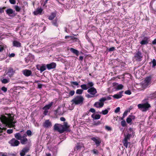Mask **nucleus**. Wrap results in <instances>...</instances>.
<instances>
[{
    "instance_id": "54",
    "label": "nucleus",
    "mask_w": 156,
    "mask_h": 156,
    "mask_svg": "<svg viewBox=\"0 0 156 156\" xmlns=\"http://www.w3.org/2000/svg\"><path fill=\"white\" fill-rule=\"evenodd\" d=\"M9 2L12 4H15L16 2L15 0H9Z\"/></svg>"
},
{
    "instance_id": "7",
    "label": "nucleus",
    "mask_w": 156,
    "mask_h": 156,
    "mask_svg": "<svg viewBox=\"0 0 156 156\" xmlns=\"http://www.w3.org/2000/svg\"><path fill=\"white\" fill-rule=\"evenodd\" d=\"M152 77L151 76L146 77L144 81L143 86L146 88L151 83Z\"/></svg>"
},
{
    "instance_id": "27",
    "label": "nucleus",
    "mask_w": 156,
    "mask_h": 156,
    "mask_svg": "<svg viewBox=\"0 0 156 156\" xmlns=\"http://www.w3.org/2000/svg\"><path fill=\"white\" fill-rule=\"evenodd\" d=\"M15 138L18 140H20L22 138L21 134L20 133H17L14 134Z\"/></svg>"
},
{
    "instance_id": "29",
    "label": "nucleus",
    "mask_w": 156,
    "mask_h": 156,
    "mask_svg": "<svg viewBox=\"0 0 156 156\" xmlns=\"http://www.w3.org/2000/svg\"><path fill=\"white\" fill-rule=\"evenodd\" d=\"M6 12L7 14L9 15L10 14L13 13V12H15V11H13L11 9H7Z\"/></svg>"
},
{
    "instance_id": "50",
    "label": "nucleus",
    "mask_w": 156,
    "mask_h": 156,
    "mask_svg": "<svg viewBox=\"0 0 156 156\" xmlns=\"http://www.w3.org/2000/svg\"><path fill=\"white\" fill-rule=\"evenodd\" d=\"M152 63L153 64L152 66L153 67H155L156 66V61L154 59H153Z\"/></svg>"
},
{
    "instance_id": "42",
    "label": "nucleus",
    "mask_w": 156,
    "mask_h": 156,
    "mask_svg": "<svg viewBox=\"0 0 156 156\" xmlns=\"http://www.w3.org/2000/svg\"><path fill=\"white\" fill-rule=\"evenodd\" d=\"M90 112L94 113L95 112V110L94 108H91L87 112L89 113Z\"/></svg>"
},
{
    "instance_id": "43",
    "label": "nucleus",
    "mask_w": 156,
    "mask_h": 156,
    "mask_svg": "<svg viewBox=\"0 0 156 156\" xmlns=\"http://www.w3.org/2000/svg\"><path fill=\"white\" fill-rule=\"evenodd\" d=\"M107 50H108L109 51H114L115 50V48L114 47H112L110 48L109 49L108 48L107 49Z\"/></svg>"
},
{
    "instance_id": "53",
    "label": "nucleus",
    "mask_w": 156,
    "mask_h": 156,
    "mask_svg": "<svg viewBox=\"0 0 156 156\" xmlns=\"http://www.w3.org/2000/svg\"><path fill=\"white\" fill-rule=\"evenodd\" d=\"M13 132V130L12 129H9L7 131V133L9 134L12 133Z\"/></svg>"
},
{
    "instance_id": "44",
    "label": "nucleus",
    "mask_w": 156,
    "mask_h": 156,
    "mask_svg": "<svg viewBox=\"0 0 156 156\" xmlns=\"http://www.w3.org/2000/svg\"><path fill=\"white\" fill-rule=\"evenodd\" d=\"M126 121L128 123H130L132 121L131 119L129 116L126 119Z\"/></svg>"
},
{
    "instance_id": "8",
    "label": "nucleus",
    "mask_w": 156,
    "mask_h": 156,
    "mask_svg": "<svg viewBox=\"0 0 156 156\" xmlns=\"http://www.w3.org/2000/svg\"><path fill=\"white\" fill-rule=\"evenodd\" d=\"M131 135L130 134H127L125 137L124 139L123 140L122 142L124 146L126 148H127L128 144H130V143L128 142V140H129Z\"/></svg>"
},
{
    "instance_id": "30",
    "label": "nucleus",
    "mask_w": 156,
    "mask_h": 156,
    "mask_svg": "<svg viewBox=\"0 0 156 156\" xmlns=\"http://www.w3.org/2000/svg\"><path fill=\"white\" fill-rule=\"evenodd\" d=\"M57 21L58 19L56 18L55 20H53L52 22V24L55 26L57 27L58 26V24L57 23Z\"/></svg>"
},
{
    "instance_id": "16",
    "label": "nucleus",
    "mask_w": 156,
    "mask_h": 156,
    "mask_svg": "<svg viewBox=\"0 0 156 156\" xmlns=\"http://www.w3.org/2000/svg\"><path fill=\"white\" fill-rule=\"evenodd\" d=\"M13 46L16 47V48H20L21 46V44L19 41L14 40L12 42Z\"/></svg>"
},
{
    "instance_id": "4",
    "label": "nucleus",
    "mask_w": 156,
    "mask_h": 156,
    "mask_svg": "<svg viewBox=\"0 0 156 156\" xmlns=\"http://www.w3.org/2000/svg\"><path fill=\"white\" fill-rule=\"evenodd\" d=\"M83 98L81 96H76L72 100L73 104L75 105H79L83 103Z\"/></svg>"
},
{
    "instance_id": "51",
    "label": "nucleus",
    "mask_w": 156,
    "mask_h": 156,
    "mask_svg": "<svg viewBox=\"0 0 156 156\" xmlns=\"http://www.w3.org/2000/svg\"><path fill=\"white\" fill-rule=\"evenodd\" d=\"M75 94V91L73 90H71L69 93V94L71 96H73Z\"/></svg>"
},
{
    "instance_id": "26",
    "label": "nucleus",
    "mask_w": 156,
    "mask_h": 156,
    "mask_svg": "<svg viewBox=\"0 0 156 156\" xmlns=\"http://www.w3.org/2000/svg\"><path fill=\"white\" fill-rule=\"evenodd\" d=\"M71 37V40L72 41V42L73 43H79L80 42V40L78 38L76 37L73 36V37Z\"/></svg>"
},
{
    "instance_id": "39",
    "label": "nucleus",
    "mask_w": 156,
    "mask_h": 156,
    "mask_svg": "<svg viewBox=\"0 0 156 156\" xmlns=\"http://www.w3.org/2000/svg\"><path fill=\"white\" fill-rule=\"evenodd\" d=\"M82 146L79 144H78L75 147V149L78 150L79 149H80Z\"/></svg>"
},
{
    "instance_id": "5",
    "label": "nucleus",
    "mask_w": 156,
    "mask_h": 156,
    "mask_svg": "<svg viewBox=\"0 0 156 156\" xmlns=\"http://www.w3.org/2000/svg\"><path fill=\"white\" fill-rule=\"evenodd\" d=\"M143 57V55L142 53L140 51V50L138 49L134 53V56L133 58V60L140 62L142 60Z\"/></svg>"
},
{
    "instance_id": "19",
    "label": "nucleus",
    "mask_w": 156,
    "mask_h": 156,
    "mask_svg": "<svg viewBox=\"0 0 156 156\" xmlns=\"http://www.w3.org/2000/svg\"><path fill=\"white\" fill-rule=\"evenodd\" d=\"M104 103L103 102H96L95 103L94 105L97 108H101L103 107Z\"/></svg>"
},
{
    "instance_id": "21",
    "label": "nucleus",
    "mask_w": 156,
    "mask_h": 156,
    "mask_svg": "<svg viewBox=\"0 0 156 156\" xmlns=\"http://www.w3.org/2000/svg\"><path fill=\"white\" fill-rule=\"evenodd\" d=\"M53 102L51 101L48 105H45L43 108V109L48 110L49 109L53 104Z\"/></svg>"
},
{
    "instance_id": "63",
    "label": "nucleus",
    "mask_w": 156,
    "mask_h": 156,
    "mask_svg": "<svg viewBox=\"0 0 156 156\" xmlns=\"http://www.w3.org/2000/svg\"><path fill=\"white\" fill-rule=\"evenodd\" d=\"M60 120L61 121L65 122L66 121V119L65 118L63 117H61L60 118Z\"/></svg>"
},
{
    "instance_id": "61",
    "label": "nucleus",
    "mask_w": 156,
    "mask_h": 156,
    "mask_svg": "<svg viewBox=\"0 0 156 156\" xmlns=\"http://www.w3.org/2000/svg\"><path fill=\"white\" fill-rule=\"evenodd\" d=\"M127 113H128V111H125L124 112V113H123V115L125 117L127 115Z\"/></svg>"
},
{
    "instance_id": "11",
    "label": "nucleus",
    "mask_w": 156,
    "mask_h": 156,
    "mask_svg": "<svg viewBox=\"0 0 156 156\" xmlns=\"http://www.w3.org/2000/svg\"><path fill=\"white\" fill-rule=\"evenodd\" d=\"M43 126L44 128H49L52 126V123L49 119L46 120L43 123Z\"/></svg>"
},
{
    "instance_id": "23",
    "label": "nucleus",
    "mask_w": 156,
    "mask_h": 156,
    "mask_svg": "<svg viewBox=\"0 0 156 156\" xmlns=\"http://www.w3.org/2000/svg\"><path fill=\"white\" fill-rule=\"evenodd\" d=\"M20 140L21 144H25L28 141V140L26 137H22Z\"/></svg>"
},
{
    "instance_id": "37",
    "label": "nucleus",
    "mask_w": 156,
    "mask_h": 156,
    "mask_svg": "<svg viewBox=\"0 0 156 156\" xmlns=\"http://www.w3.org/2000/svg\"><path fill=\"white\" fill-rule=\"evenodd\" d=\"M94 154L98 155L99 152L97 149H93L91 151Z\"/></svg>"
},
{
    "instance_id": "58",
    "label": "nucleus",
    "mask_w": 156,
    "mask_h": 156,
    "mask_svg": "<svg viewBox=\"0 0 156 156\" xmlns=\"http://www.w3.org/2000/svg\"><path fill=\"white\" fill-rule=\"evenodd\" d=\"M43 84L41 83H38V87L39 89L42 88Z\"/></svg>"
},
{
    "instance_id": "2",
    "label": "nucleus",
    "mask_w": 156,
    "mask_h": 156,
    "mask_svg": "<svg viewBox=\"0 0 156 156\" xmlns=\"http://www.w3.org/2000/svg\"><path fill=\"white\" fill-rule=\"evenodd\" d=\"M63 125L60 124H55L54 126V129L60 133H62L65 131H68V128L69 126L68 125L66 122H64Z\"/></svg>"
},
{
    "instance_id": "13",
    "label": "nucleus",
    "mask_w": 156,
    "mask_h": 156,
    "mask_svg": "<svg viewBox=\"0 0 156 156\" xmlns=\"http://www.w3.org/2000/svg\"><path fill=\"white\" fill-rule=\"evenodd\" d=\"M43 9L41 8H38L33 13L35 15H41L43 14Z\"/></svg>"
},
{
    "instance_id": "49",
    "label": "nucleus",
    "mask_w": 156,
    "mask_h": 156,
    "mask_svg": "<svg viewBox=\"0 0 156 156\" xmlns=\"http://www.w3.org/2000/svg\"><path fill=\"white\" fill-rule=\"evenodd\" d=\"M105 129L106 130H107L108 131H110L112 130V128L111 127H110V126H105Z\"/></svg>"
},
{
    "instance_id": "9",
    "label": "nucleus",
    "mask_w": 156,
    "mask_h": 156,
    "mask_svg": "<svg viewBox=\"0 0 156 156\" xmlns=\"http://www.w3.org/2000/svg\"><path fill=\"white\" fill-rule=\"evenodd\" d=\"M9 143L11 146L12 147L17 146L20 144V142L15 138H12L9 141Z\"/></svg>"
},
{
    "instance_id": "59",
    "label": "nucleus",
    "mask_w": 156,
    "mask_h": 156,
    "mask_svg": "<svg viewBox=\"0 0 156 156\" xmlns=\"http://www.w3.org/2000/svg\"><path fill=\"white\" fill-rule=\"evenodd\" d=\"M129 116L130 118L132 120V119H135V116L134 115H129Z\"/></svg>"
},
{
    "instance_id": "24",
    "label": "nucleus",
    "mask_w": 156,
    "mask_h": 156,
    "mask_svg": "<svg viewBox=\"0 0 156 156\" xmlns=\"http://www.w3.org/2000/svg\"><path fill=\"white\" fill-rule=\"evenodd\" d=\"M80 87L83 90H87L89 88V87L88 86V83L87 84H83L81 85L80 86Z\"/></svg>"
},
{
    "instance_id": "46",
    "label": "nucleus",
    "mask_w": 156,
    "mask_h": 156,
    "mask_svg": "<svg viewBox=\"0 0 156 156\" xmlns=\"http://www.w3.org/2000/svg\"><path fill=\"white\" fill-rule=\"evenodd\" d=\"M125 94H126L129 95L131 94V92L130 90H129L126 91L125 92Z\"/></svg>"
},
{
    "instance_id": "28",
    "label": "nucleus",
    "mask_w": 156,
    "mask_h": 156,
    "mask_svg": "<svg viewBox=\"0 0 156 156\" xmlns=\"http://www.w3.org/2000/svg\"><path fill=\"white\" fill-rule=\"evenodd\" d=\"M56 14L55 12H52L51 15L49 16L48 19L50 20H52L56 16Z\"/></svg>"
},
{
    "instance_id": "17",
    "label": "nucleus",
    "mask_w": 156,
    "mask_h": 156,
    "mask_svg": "<svg viewBox=\"0 0 156 156\" xmlns=\"http://www.w3.org/2000/svg\"><path fill=\"white\" fill-rule=\"evenodd\" d=\"M123 92V91H122L119 92V93L115 94L113 96V97L116 99H119L122 97V94Z\"/></svg>"
},
{
    "instance_id": "31",
    "label": "nucleus",
    "mask_w": 156,
    "mask_h": 156,
    "mask_svg": "<svg viewBox=\"0 0 156 156\" xmlns=\"http://www.w3.org/2000/svg\"><path fill=\"white\" fill-rule=\"evenodd\" d=\"M109 110L110 108H108L107 109H105L104 110H103L101 112H100V113H102V114L104 115H105L108 114V110Z\"/></svg>"
},
{
    "instance_id": "1",
    "label": "nucleus",
    "mask_w": 156,
    "mask_h": 156,
    "mask_svg": "<svg viewBox=\"0 0 156 156\" xmlns=\"http://www.w3.org/2000/svg\"><path fill=\"white\" fill-rule=\"evenodd\" d=\"M5 115L7 117L5 116H2L1 119L2 122L10 127H14L15 126L14 124L16 122V121H13L15 115L13 113H6Z\"/></svg>"
},
{
    "instance_id": "41",
    "label": "nucleus",
    "mask_w": 156,
    "mask_h": 156,
    "mask_svg": "<svg viewBox=\"0 0 156 156\" xmlns=\"http://www.w3.org/2000/svg\"><path fill=\"white\" fill-rule=\"evenodd\" d=\"M15 9L17 12H19L20 10V8L18 5H15Z\"/></svg>"
},
{
    "instance_id": "64",
    "label": "nucleus",
    "mask_w": 156,
    "mask_h": 156,
    "mask_svg": "<svg viewBox=\"0 0 156 156\" xmlns=\"http://www.w3.org/2000/svg\"><path fill=\"white\" fill-rule=\"evenodd\" d=\"M152 44H156V39H154L152 42Z\"/></svg>"
},
{
    "instance_id": "6",
    "label": "nucleus",
    "mask_w": 156,
    "mask_h": 156,
    "mask_svg": "<svg viewBox=\"0 0 156 156\" xmlns=\"http://www.w3.org/2000/svg\"><path fill=\"white\" fill-rule=\"evenodd\" d=\"M137 106L138 108L140 109L143 112H146L151 107L150 105L148 103L142 104H139Z\"/></svg>"
},
{
    "instance_id": "40",
    "label": "nucleus",
    "mask_w": 156,
    "mask_h": 156,
    "mask_svg": "<svg viewBox=\"0 0 156 156\" xmlns=\"http://www.w3.org/2000/svg\"><path fill=\"white\" fill-rule=\"evenodd\" d=\"M73 36H66L65 37V38L66 39H69L68 40L69 41H71V37H73Z\"/></svg>"
},
{
    "instance_id": "32",
    "label": "nucleus",
    "mask_w": 156,
    "mask_h": 156,
    "mask_svg": "<svg viewBox=\"0 0 156 156\" xmlns=\"http://www.w3.org/2000/svg\"><path fill=\"white\" fill-rule=\"evenodd\" d=\"M30 57L31 58H34V56H33L32 55H29L28 57L27 58H25V62L26 63H28L29 60H30V59H29V58H30Z\"/></svg>"
},
{
    "instance_id": "25",
    "label": "nucleus",
    "mask_w": 156,
    "mask_h": 156,
    "mask_svg": "<svg viewBox=\"0 0 156 156\" xmlns=\"http://www.w3.org/2000/svg\"><path fill=\"white\" fill-rule=\"evenodd\" d=\"M91 116L94 119H100L101 117V115H100L96 114L94 115V114H92Z\"/></svg>"
},
{
    "instance_id": "62",
    "label": "nucleus",
    "mask_w": 156,
    "mask_h": 156,
    "mask_svg": "<svg viewBox=\"0 0 156 156\" xmlns=\"http://www.w3.org/2000/svg\"><path fill=\"white\" fill-rule=\"evenodd\" d=\"M20 154L21 156H24L25 154V153L22 151V150L20 152Z\"/></svg>"
},
{
    "instance_id": "55",
    "label": "nucleus",
    "mask_w": 156,
    "mask_h": 156,
    "mask_svg": "<svg viewBox=\"0 0 156 156\" xmlns=\"http://www.w3.org/2000/svg\"><path fill=\"white\" fill-rule=\"evenodd\" d=\"M120 110V108L119 107H118L116 108L115 111V113H117L119 112Z\"/></svg>"
},
{
    "instance_id": "47",
    "label": "nucleus",
    "mask_w": 156,
    "mask_h": 156,
    "mask_svg": "<svg viewBox=\"0 0 156 156\" xmlns=\"http://www.w3.org/2000/svg\"><path fill=\"white\" fill-rule=\"evenodd\" d=\"M1 90L3 91L4 92H6L7 90V88L5 87H3L1 88Z\"/></svg>"
},
{
    "instance_id": "3",
    "label": "nucleus",
    "mask_w": 156,
    "mask_h": 156,
    "mask_svg": "<svg viewBox=\"0 0 156 156\" xmlns=\"http://www.w3.org/2000/svg\"><path fill=\"white\" fill-rule=\"evenodd\" d=\"M94 85V83L92 82H88V86L89 87L87 90V92L90 94H87L86 95V96L88 98H93L95 96V94L97 93V92L95 88L93 87Z\"/></svg>"
},
{
    "instance_id": "20",
    "label": "nucleus",
    "mask_w": 156,
    "mask_h": 156,
    "mask_svg": "<svg viewBox=\"0 0 156 156\" xmlns=\"http://www.w3.org/2000/svg\"><path fill=\"white\" fill-rule=\"evenodd\" d=\"M70 51L73 54H75L76 56H78L79 55V51L73 48H69Z\"/></svg>"
},
{
    "instance_id": "45",
    "label": "nucleus",
    "mask_w": 156,
    "mask_h": 156,
    "mask_svg": "<svg viewBox=\"0 0 156 156\" xmlns=\"http://www.w3.org/2000/svg\"><path fill=\"white\" fill-rule=\"evenodd\" d=\"M28 136H30L32 135V132L31 130H27L26 132Z\"/></svg>"
},
{
    "instance_id": "10",
    "label": "nucleus",
    "mask_w": 156,
    "mask_h": 156,
    "mask_svg": "<svg viewBox=\"0 0 156 156\" xmlns=\"http://www.w3.org/2000/svg\"><path fill=\"white\" fill-rule=\"evenodd\" d=\"M90 139L95 143L97 147L100 146L101 142V138L98 137H92Z\"/></svg>"
},
{
    "instance_id": "48",
    "label": "nucleus",
    "mask_w": 156,
    "mask_h": 156,
    "mask_svg": "<svg viewBox=\"0 0 156 156\" xmlns=\"http://www.w3.org/2000/svg\"><path fill=\"white\" fill-rule=\"evenodd\" d=\"M106 100H107V99L105 98H101L99 100V101L100 102H104Z\"/></svg>"
},
{
    "instance_id": "18",
    "label": "nucleus",
    "mask_w": 156,
    "mask_h": 156,
    "mask_svg": "<svg viewBox=\"0 0 156 156\" xmlns=\"http://www.w3.org/2000/svg\"><path fill=\"white\" fill-rule=\"evenodd\" d=\"M23 74L26 76H29L31 75L32 72L30 70L28 69L24 70L23 71Z\"/></svg>"
},
{
    "instance_id": "15",
    "label": "nucleus",
    "mask_w": 156,
    "mask_h": 156,
    "mask_svg": "<svg viewBox=\"0 0 156 156\" xmlns=\"http://www.w3.org/2000/svg\"><path fill=\"white\" fill-rule=\"evenodd\" d=\"M56 66V64L54 62H51L50 64H47L46 65V67L47 69L49 70L55 68Z\"/></svg>"
},
{
    "instance_id": "12",
    "label": "nucleus",
    "mask_w": 156,
    "mask_h": 156,
    "mask_svg": "<svg viewBox=\"0 0 156 156\" xmlns=\"http://www.w3.org/2000/svg\"><path fill=\"white\" fill-rule=\"evenodd\" d=\"M150 38L147 37H144L143 40L140 42V44L142 45H147L149 41Z\"/></svg>"
},
{
    "instance_id": "56",
    "label": "nucleus",
    "mask_w": 156,
    "mask_h": 156,
    "mask_svg": "<svg viewBox=\"0 0 156 156\" xmlns=\"http://www.w3.org/2000/svg\"><path fill=\"white\" fill-rule=\"evenodd\" d=\"M71 83L76 86H77L79 84L78 83L76 82H72Z\"/></svg>"
},
{
    "instance_id": "33",
    "label": "nucleus",
    "mask_w": 156,
    "mask_h": 156,
    "mask_svg": "<svg viewBox=\"0 0 156 156\" xmlns=\"http://www.w3.org/2000/svg\"><path fill=\"white\" fill-rule=\"evenodd\" d=\"M9 81V79H7L6 78L3 79V80H1V82L2 83L4 84H6L8 83Z\"/></svg>"
},
{
    "instance_id": "35",
    "label": "nucleus",
    "mask_w": 156,
    "mask_h": 156,
    "mask_svg": "<svg viewBox=\"0 0 156 156\" xmlns=\"http://www.w3.org/2000/svg\"><path fill=\"white\" fill-rule=\"evenodd\" d=\"M29 150V149L28 147H25L23 148L22 150V151L26 153L28 152Z\"/></svg>"
},
{
    "instance_id": "34",
    "label": "nucleus",
    "mask_w": 156,
    "mask_h": 156,
    "mask_svg": "<svg viewBox=\"0 0 156 156\" xmlns=\"http://www.w3.org/2000/svg\"><path fill=\"white\" fill-rule=\"evenodd\" d=\"M83 92V90L82 89H78L76 90V93L78 94H81Z\"/></svg>"
},
{
    "instance_id": "52",
    "label": "nucleus",
    "mask_w": 156,
    "mask_h": 156,
    "mask_svg": "<svg viewBox=\"0 0 156 156\" xmlns=\"http://www.w3.org/2000/svg\"><path fill=\"white\" fill-rule=\"evenodd\" d=\"M6 8V7H4L2 8L0 7V13H2L4 12V9Z\"/></svg>"
},
{
    "instance_id": "57",
    "label": "nucleus",
    "mask_w": 156,
    "mask_h": 156,
    "mask_svg": "<svg viewBox=\"0 0 156 156\" xmlns=\"http://www.w3.org/2000/svg\"><path fill=\"white\" fill-rule=\"evenodd\" d=\"M44 111L43 112V114L45 115H47V114L48 112V110H44Z\"/></svg>"
},
{
    "instance_id": "36",
    "label": "nucleus",
    "mask_w": 156,
    "mask_h": 156,
    "mask_svg": "<svg viewBox=\"0 0 156 156\" xmlns=\"http://www.w3.org/2000/svg\"><path fill=\"white\" fill-rule=\"evenodd\" d=\"M123 87V86L122 84H119L118 85L116 88V89L117 90H119L122 89Z\"/></svg>"
},
{
    "instance_id": "22",
    "label": "nucleus",
    "mask_w": 156,
    "mask_h": 156,
    "mask_svg": "<svg viewBox=\"0 0 156 156\" xmlns=\"http://www.w3.org/2000/svg\"><path fill=\"white\" fill-rule=\"evenodd\" d=\"M37 69L40 71L41 73L42 72L46 69V66L45 64L43 65L42 66L40 67V69L37 66Z\"/></svg>"
},
{
    "instance_id": "38",
    "label": "nucleus",
    "mask_w": 156,
    "mask_h": 156,
    "mask_svg": "<svg viewBox=\"0 0 156 156\" xmlns=\"http://www.w3.org/2000/svg\"><path fill=\"white\" fill-rule=\"evenodd\" d=\"M121 126L122 127H125L126 126V121L124 120H123L121 121Z\"/></svg>"
},
{
    "instance_id": "60",
    "label": "nucleus",
    "mask_w": 156,
    "mask_h": 156,
    "mask_svg": "<svg viewBox=\"0 0 156 156\" xmlns=\"http://www.w3.org/2000/svg\"><path fill=\"white\" fill-rule=\"evenodd\" d=\"M4 49V47L3 46L0 44V52H2Z\"/></svg>"
},
{
    "instance_id": "14",
    "label": "nucleus",
    "mask_w": 156,
    "mask_h": 156,
    "mask_svg": "<svg viewBox=\"0 0 156 156\" xmlns=\"http://www.w3.org/2000/svg\"><path fill=\"white\" fill-rule=\"evenodd\" d=\"M15 72V71L14 70L13 68L10 67L9 68L6 74H8L9 76L10 77H11L13 76Z\"/></svg>"
}]
</instances>
